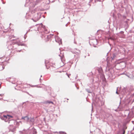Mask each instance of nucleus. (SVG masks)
Segmentation results:
<instances>
[{
    "mask_svg": "<svg viewBox=\"0 0 134 134\" xmlns=\"http://www.w3.org/2000/svg\"><path fill=\"white\" fill-rule=\"evenodd\" d=\"M50 36H47V39L46 40L45 42H47L49 40Z\"/></svg>",
    "mask_w": 134,
    "mask_h": 134,
    "instance_id": "obj_4",
    "label": "nucleus"
},
{
    "mask_svg": "<svg viewBox=\"0 0 134 134\" xmlns=\"http://www.w3.org/2000/svg\"><path fill=\"white\" fill-rule=\"evenodd\" d=\"M41 1V0H37L36 1V2H37V3H39V2H40Z\"/></svg>",
    "mask_w": 134,
    "mask_h": 134,
    "instance_id": "obj_6",
    "label": "nucleus"
},
{
    "mask_svg": "<svg viewBox=\"0 0 134 134\" xmlns=\"http://www.w3.org/2000/svg\"><path fill=\"white\" fill-rule=\"evenodd\" d=\"M22 86H23V87L24 86L23 85H22Z\"/></svg>",
    "mask_w": 134,
    "mask_h": 134,
    "instance_id": "obj_12",
    "label": "nucleus"
},
{
    "mask_svg": "<svg viewBox=\"0 0 134 134\" xmlns=\"http://www.w3.org/2000/svg\"><path fill=\"white\" fill-rule=\"evenodd\" d=\"M44 103L45 104H50L51 103L53 104H54L53 102H52L51 101H48V100L46 101Z\"/></svg>",
    "mask_w": 134,
    "mask_h": 134,
    "instance_id": "obj_3",
    "label": "nucleus"
},
{
    "mask_svg": "<svg viewBox=\"0 0 134 134\" xmlns=\"http://www.w3.org/2000/svg\"><path fill=\"white\" fill-rule=\"evenodd\" d=\"M86 91L87 92H88L89 93H90V90H88V89H86Z\"/></svg>",
    "mask_w": 134,
    "mask_h": 134,
    "instance_id": "obj_7",
    "label": "nucleus"
},
{
    "mask_svg": "<svg viewBox=\"0 0 134 134\" xmlns=\"http://www.w3.org/2000/svg\"><path fill=\"white\" fill-rule=\"evenodd\" d=\"M25 85H26V84H25ZM27 85V86H23V88H27V87H28L27 86L28 85Z\"/></svg>",
    "mask_w": 134,
    "mask_h": 134,
    "instance_id": "obj_5",
    "label": "nucleus"
},
{
    "mask_svg": "<svg viewBox=\"0 0 134 134\" xmlns=\"http://www.w3.org/2000/svg\"><path fill=\"white\" fill-rule=\"evenodd\" d=\"M125 132V131L124 130H123V132L122 134H124Z\"/></svg>",
    "mask_w": 134,
    "mask_h": 134,
    "instance_id": "obj_8",
    "label": "nucleus"
},
{
    "mask_svg": "<svg viewBox=\"0 0 134 134\" xmlns=\"http://www.w3.org/2000/svg\"><path fill=\"white\" fill-rule=\"evenodd\" d=\"M63 133H65V134H66V133H65V132H63Z\"/></svg>",
    "mask_w": 134,
    "mask_h": 134,
    "instance_id": "obj_9",
    "label": "nucleus"
},
{
    "mask_svg": "<svg viewBox=\"0 0 134 134\" xmlns=\"http://www.w3.org/2000/svg\"><path fill=\"white\" fill-rule=\"evenodd\" d=\"M21 119L24 120L25 121L28 122L29 120V118L27 116L22 117Z\"/></svg>",
    "mask_w": 134,
    "mask_h": 134,
    "instance_id": "obj_2",
    "label": "nucleus"
},
{
    "mask_svg": "<svg viewBox=\"0 0 134 134\" xmlns=\"http://www.w3.org/2000/svg\"><path fill=\"white\" fill-rule=\"evenodd\" d=\"M4 118V119L6 120L7 119H8V120H9L10 118H12L13 116H12L7 115H4L3 116Z\"/></svg>",
    "mask_w": 134,
    "mask_h": 134,
    "instance_id": "obj_1",
    "label": "nucleus"
},
{
    "mask_svg": "<svg viewBox=\"0 0 134 134\" xmlns=\"http://www.w3.org/2000/svg\"><path fill=\"white\" fill-rule=\"evenodd\" d=\"M22 86H23V87L24 86L23 85H22Z\"/></svg>",
    "mask_w": 134,
    "mask_h": 134,
    "instance_id": "obj_13",
    "label": "nucleus"
},
{
    "mask_svg": "<svg viewBox=\"0 0 134 134\" xmlns=\"http://www.w3.org/2000/svg\"><path fill=\"white\" fill-rule=\"evenodd\" d=\"M1 60V58H0V60ZM0 62H1V61H0Z\"/></svg>",
    "mask_w": 134,
    "mask_h": 134,
    "instance_id": "obj_10",
    "label": "nucleus"
},
{
    "mask_svg": "<svg viewBox=\"0 0 134 134\" xmlns=\"http://www.w3.org/2000/svg\"><path fill=\"white\" fill-rule=\"evenodd\" d=\"M116 93H118V92H116Z\"/></svg>",
    "mask_w": 134,
    "mask_h": 134,
    "instance_id": "obj_11",
    "label": "nucleus"
}]
</instances>
